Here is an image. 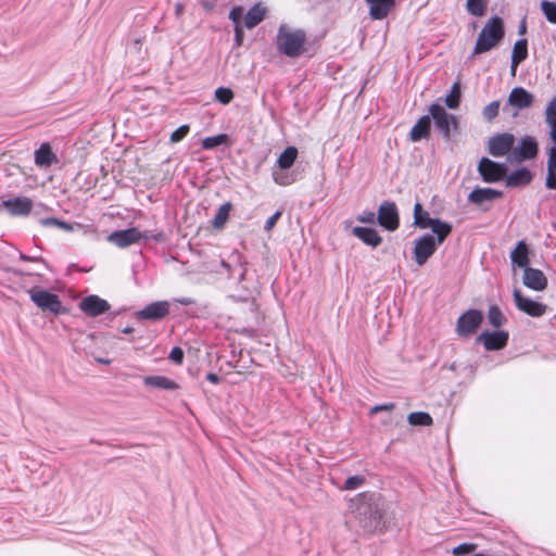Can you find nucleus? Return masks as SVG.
<instances>
[{"label":"nucleus","instance_id":"nucleus-21","mask_svg":"<svg viewBox=\"0 0 556 556\" xmlns=\"http://www.w3.org/2000/svg\"><path fill=\"white\" fill-rule=\"evenodd\" d=\"M522 282L534 291H543L547 287V279L543 271L531 267L523 270Z\"/></svg>","mask_w":556,"mask_h":556},{"label":"nucleus","instance_id":"nucleus-27","mask_svg":"<svg viewBox=\"0 0 556 556\" xmlns=\"http://www.w3.org/2000/svg\"><path fill=\"white\" fill-rule=\"evenodd\" d=\"M532 174L528 168H518L506 176V185L508 187H521L530 184Z\"/></svg>","mask_w":556,"mask_h":556},{"label":"nucleus","instance_id":"nucleus-37","mask_svg":"<svg viewBox=\"0 0 556 556\" xmlns=\"http://www.w3.org/2000/svg\"><path fill=\"white\" fill-rule=\"evenodd\" d=\"M407 420L413 426H431L433 422L432 417L425 412L410 413Z\"/></svg>","mask_w":556,"mask_h":556},{"label":"nucleus","instance_id":"nucleus-11","mask_svg":"<svg viewBox=\"0 0 556 556\" xmlns=\"http://www.w3.org/2000/svg\"><path fill=\"white\" fill-rule=\"evenodd\" d=\"M377 222L381 227L389 231H394L399 228L400 218L397 207L394 202L384 201L379 205Z\"/></svg>","mask_w":556,"mask_h":556},{"label":"nucleus","instance_id":"nucleus-3","mask_svg":"<svg viewBox=\"0 0 556 556\" xmlns=\"http://www.w3.org/2000/svg\"><path fill=\"white\" fill-rule=\"evenodd\" d=\"M503 20L498 16L490 18L478 35L472 54L485 53L495 48L504 37Z\"/></svg>","mask_w":556,"mask_h":556},{"label":"nucleus","instance_id":"nucleus-51","mask_svg":"<svg viewBox=\"0 0 556 556\" xmlns=\"http://www.w3.org/2000/svg\"><path fill=\"white\" fill-rule=\"evenodd\" d=\"M169 358L176 364H181L184 359L182 350L178 346H175L169 353Z\"/></svg>","mask_w":556,"mask_h":556},{"label":"nucleus","instance_id":"nucleus-6","mask_svg":"<svg viewBox=\"0 0 556 556\" xmlns=\"http://www.w3.org/2000/svg\"><path fill=\"white\" fill-rule=\"evenodd\" d=\"M534 102V96L522 87H515L509 92L506 104L504 105V111H509L511 109L510 115L516 117L519 111L528 109L532 106Z\"/></svg>","mask_w":556,"mask_h":556},{"label":"nucleus","instance_id":"nucleus-46","mask_svg":"<svg viewBox=\"0 0 556 556\" xmlns=\"http://www.w3.org/2000/svg\"><path fill=\"white\" fill-rule=\"evenodd\" d=\"M215 99L222 104H228L233 99V92L229 88L219 87L215 90Z\"/></svg>","mask_w":556,"mask_h":556},{"label":"nucleus","instance_id":"nucleus-19","mask_svg":"<svg viewBox=\"0 0 556 556\" xmlns=\"http://www.w3.org/2000/svg\"><path fill=\"white\" fill-rule=\"evenodd\" d=\"M169 313V303L167 301H157L147 305L137 313L139 319L160 320Z\"/></svg>","mask_w":556,"mask_h":556},{"label":"nucleus","instance_id":"nucleus-54","mask_svg":"<svg viewBox=\"0 0 556 556\" xmlns=\"http://www.w3.org/2000/svg\"><path fill=\"white\" fill-rule=\"evenodd\" d=\"M394 408V404H383V405H377L371 408V414L378 413L380 410H392Z\"/></svg>","mask_w":556,"mask_h":556},{"label":"nucleus","instance_id":"nucleus-60","mask_svg":"<svg viewBox=\"0 0 556 556\" xmlns=\"http://www.w3.org/2000/svg\"><path fill=\"white\" fill-rule=\"evenodd\" d=\"M100 363L102 364H110V361L109 359H105V358H102V359H98Z\"/></svg>","mask_w":556,"mask_h":556},{"label":"nucleus","instance_id":"nucleus-16","mask_svg":"<svg viewBox=\"0 0 556 556\" xmlns=\"http://www.w3.org/2000/svg\"><path fill=\"white\" fill-rule=\"evenodd\" d=\"M426 229H430L432 232V236H424L416 240L415 243H434V240H437L439 243H441L452 231V226L443 220H440L438 218H434Z\"/></svg>","mask_w":556,"mask_h":556},{"label":"nucleus","instance_id":"nucleus-26","mask_svg":"<svg viewBox=\"0 0 556 556\" xmlns=\"http://www.w3.org/2000/svg\"><path fill=\"white\" fill-rule=\"evenodd\" d=\"M39 224L42 227L52 228L61 232H72L75 229L80 228V225L77 223L71 224L55 217L41 218L39 219Z\"/></svg>","mask_w":556,"mask_h":556},{"label":"nucleus","instance_id":"nucleus-34","mask_svg":"<svg viewBox=\"0 0 556 556\" xmlns=\"http://www.w3.org/2000/svg\"><path fill=\"white\" fill-rule=\"evenodd\" d=\"M435 245H415L413 250L416 263L421 266L434 253Z\"/></svg>","mask_w":556,"mask_h":556},{"label":"nucleus","instance_id":"nucleus-59","mask_svg":"<svg viewBox=\"0 0 556 556\" xmlns=\"http://www.w3.org/2000/svg\"><path fill=\"white\" fill-rule=\"evenodd\" d=\"M131 331H132V328H130V327H126V328L123 330V332H125V333H130Z\"/></svg>","mask_w":556,"mask_h":556},{"label":"nucleus","instance_id":"nucleus-29","mask_svg":"<svg viewBox=\"0 0 556 556\" xmlns=\"http://www.w3.org/2000/svg\"><path fill=\"white\" fill-rule=\"evenodd\" d=\"M510 260L514 268L520 267L523 270L529 268L530 260L528 245H516L510 253Z\"/></svg>","mask_w":556,"mask_h":556},{"label":"nucleus","instance_id":"nucleus-58","mask_svg":"<svg viewBox=\"0 0 556 556\" xmlns=\"http://www.w3.org/2000/svg\"><path fill=\"white\" fill-rule=\"evenodd\" d=\"M21 258H23V260H30V257H27L24 254H21ZM38 260L39 258H37V257H31V261H38Z\"/></svg>","mask_w":556,"mask_h":556},{"label":"nucleus","instance_id":"nucleus-31","mask_svg":"<svg viewBox=\"0 0 556 556\" xmlns=\"http://www.w3.org/2000/svg\"><path fill=\"white\" fill-rule=\"evenodd\" d=\"M143 383L148 387L164 389V390H176L178 384L164 376H147L143 378Z\"/></svg>","mask_w":556,"mask_h":556},{"label":"nucleus","instance_id":"nucleus-20","mask_svg":"<svg viewBox=\"0 0 556 556\" xmlns=\"http://www.w3.org/2000/svg\"><path fill=\"white\" fill-rule=\"evenodd\" d=\"M222 266L228 270L229 276H237L239 281L244 279L247 269L241 254L237 250H233L227 258L222 260Z\"/></svg>","mask_w":556,"mask_h":556},{"label":"nucleus","instance_id":"nucleus-15","mask_svg":"<svg viewBox=\"0 0 556 556\" xmlns=\"http://www.w3.org/2000/svg\"><path fill=\"white\" fill-rule=\"evenodd\" d=\"M509 334L507 331H484L477 337V342L482 343L486 351H498L507 345Z\"/></svg>","mask_w":556,"mask_h":556},{"label":"nucleus","instance_id":"nucleus-33","mask_svg":"<svg viewBox=\"0 0 556 556\" xmlns=\"http://www.w3.org/2000/svg\"><path fill=\"white\" fill-rule=\"evenodd\" d=\"M298 157V149L295 147L286 148L277 159V166L281 170L289 169Z\"/></svg>","mask_w":556,"mask_h":556},{"label":"nucleus","instance_id":"nucleus-4","mask_svg":"<svg viewBox=\"0 0 556 556\" xmlns=\"http://www.w3.org/2000/svg\"><path fill=\"white\" fill-rule=\"evenodd\" d=\"M545 117L549 126V137L553 141V146L548 151L545 186L548 189H556V97L548 103L545 110Z\"/></svg>","mask_w":556,"mask_h":556},{"label":"nucleus","instance_id":"nucleus-32","mask_svg":"<svg viewBox=\"0 0 556 556\" xmlns=\"http://www.w3.org/2000/svg\"><path fill=\"white\" fill-rule=\"evenodd\" d=\"M353 235L362 240L364 243H380L381 238L379 237L376 229L371 227H354L352 229Z\"/></svg>","mask_w":556,"mask_h":556},{"label":"nucleus","instance_id":"nucleus-1","mask_svg":"<svg viewBox=\"0 0 556 556\" xmlns=\"http://www.w3.org/2000/svg\"><path fill=\"white\" fill-rule=\"evenodd\" d=\"M349 508L364 531L372 533L379 529L381 497L372 492H363L350 500Z\"/></svg>","mask_w":556,"mask_h":556},{"label":"nucleus","instance_id":"nucleus-47","mask_svg":"<svg viewBox=\"0 0 556 556\" xmlns=\"http://www.w3.org/2000/svg\"><path fill=\"white\" fill-rule=\"evenodd\" d=\"M188 132H189L188 125L180 126L179 128H177L175 131L172 132L170 142L177 143V142L181 141L188 135Z\"/></svg>","mask_w":556,"mask_h":556},{"label":"nucleus","instance_id":"nucleus-5","mask_svg":"<svg viewBox=\"0 0 556 556\" xmlns=\"http://www.w3.org/2000/svg\"><path fill=\"white\" fill-rule=\"evenodd\" d=\"M484 315L480 309L465 311L456 320L455 332L462 339H468L477 333L482 325Z\"/></svg>","mask_w":556,"mask_h":556},{"label":"nucleus","instance_id":"nucleus-23","mask_svg":"<svg viewBox=\"0 0 556 556\" xmlns=\"http://www.w3.org/2000/svg\"><path fill=\"white\" fill-rule=\"evenodd\" d=\"M58 162L56 155L52 152L48 143H42L35 151V164L42 168L50 167L53 163Z\"/></svg>","mask_w":556,"mask_h":556},{"label":"nucleus","instance_id":"nucleus-10","mask_svg":"<svg viewBox=\"0 0 556 556\" xmlns=\"http://www.w3.org/2000/svg\"><path fill=\"white\" fill-rule=\"evenodd\" d=\"M515 136L509 132L496 134L488 140V151L495 157L505 156L511 152L515 144Z\"/></svg>","mask_w":556,"mask_h":556},{"label":"nucleus","instance_id":"nucleus-38","mask_svg":"<svg viewBox=\"0 0 556 556\" xmlns=\"http://www.w3.org/2000/svg\"><path fill=\"white\" fill-rule=\"evenodd\" d=\"M460 101V87L458 83H454L451 91L446 94L444 102L450 109H456Z\"/></svg>","mask_w":556,"mask_h":556},{"label":"nucleus","instance_id":"nucleus-9","mask_svg":"<svg viewBox=\"0 0 556 556\" xmlns=\"http://www.w3.org/2000/svg\"><path fill=\"white\" fill-rule=\"evenodd\" d=\"M429 113L430 118L432 117L434 121L435 127L445 138H448L451 130L457 127V121L455 116L448 114L440 104L430 105Z\"/></svg>","mask_w":556,"mask_h":556},{"label":"nucleus","instance_id":"nucleus-42","mask_svg":"<svg viewBox=\"0 0 556 556\" xmlns=\"http://www.w3.org/2000/svg\"><path fill=\"white\" fill-rule=\"evenodd\" d=\"M228 140L227 135L220 134L217 136L206 137L202 140V147L206 150L214 149L217 146L226 143Z\"/></svg>","mask_w":556,"mask_h":556},{"label":"nucleus","instance_id":"nucleus-8","mask_svg":"<svg viewBox=\"0 0 556 556\" xmlns=\"http://www.w3.org/2000/svg\"><path fill=\"white\" fill-rule=\"evenodd\" d=\"M538 151L536 140L533 137L525 136L516 147H513L511 152L507 156V161L521 163L526 160L534 159L538 155Z\"/></svg>","mask_w":556,"mask_h":556},{"label":"nucleus","instance_id":"nucleus-45","mask_svg":"<svg viewBox=\"0 0 556 556\" xmlns=\"http://www.w3.org/2000/svg\"><path fill=\"white\" fill-rule=\"evenodd\" d=\"M500 106V101H492L486 106H484L482 111L484 119L489 122L493 121L498 115Z\"/></svg>","mask_w":556,"mask_h":556},{"label":"nucleus","instance_id":"nucleus-7","mask_svg":"<svg viewBox=\"0 0 556 556\" xmlns=\"http://www.w3.org/2000/svg\"><path fill=\"white\" fill-rule=\"evenodd\" d=\"M30 300L42 311L51 312L55 315L62 312V302L59 296L49 291L33 288L28 290Z\"/></svg>","mask_w":556,"mask_h":556},{"label":"nucleus","instance_id":"nucleus-18","mask_svg":"<svg viewBox=\"0 0 556 556\" xmlns=\"http://www.w3.org/2000/svg\"><path fill=\"white\" fill-rule=\"evenodd\" d=\"M108 301L99 298L98 295H89L83 299L79 303V308L91 317L104 314L110 309Z\"/></svg>","mask_w":556,"mask_h":556},{"label":"nucleus","instance_id":"nucleus-48","mask_svg":"<svg viewBox=\"0 0 556 556\" xmlns=\"http://www.w3.org/2000/svg\"><path fill=\"white\" fill-rule=\"evenodd\" d=\"M476 549V545L472 543H463L453 548V554L456 556L470 554Z\"/></svg>","mask_w":556,"mask_h":556},{"label":"nucleus","instance_id":"nucleus-43","mask_svg":"<svg viewBox=\"0 0 556 556\" xmlns=\"http://www.w3.org/2000/svg\"><path fill=\"white\" fill-rule=\"evenodd\" d=\"M273 179L279 186H289L295 181L293 175L286 170H273Z\"/></svg>","mask_w":556,"mask_h":556},{"label":"nucleus","instance_id":"nucleus-36","mask_svg":"<svg viewBox=\"0 0 556 556\" xmlns=\"http://www.w3.org/2000/svg\"><path fill=\"white\" fill-rule=\"evenodd\" d=\"M488 319L494 328H500L506 323V317L497 305L490 306L488 311Z\"/></svg>","mask_w":556,"mask_h":556},{"label":"nucleus","instance_id":"nucleus-17","mask_svg":"<svg viewBox=\"0 0 556 556\" xmlns=\"http://www.w3.org/2000/svg\"><path fill=\"white\" fill-rule=\"evenodd\" d=\"M1 206L12 216L25 217L33 210V201L27 197H16L2 201Z\"/></svg>","mask_w":556,"mask_h":556},{"label":"nucleus","instance_id":"nucleus-56","mask_svg":"<svg viewBox=\"0 0 556 556\" xmlns=\"http://www.w3.org/2000/svg\"><path fill=\"white\" fill-rule=\"evenodd\" d=\"M175 301L177 303L181 304V305H192V304H194V300L191 299V298H181V299H176Z\"/></svg>","mask_w":556,"mask_h":556},{"label":"nucleus","instance_id":"nucleus-30","mask_svg":"<svg viewBox=\"0 0 556 556\" xmlns=\"http://www.w3.org/2000/svg\"><path fill=\"white\" fill-rule=\"evenodd\" d=\"M266 8L262 4L257 3L253 5L244 17V25L247 28L251 29L258 25L265 17Z\"/></svg>","mask_w":556,"mask_h":556},{"label":"nucleus","instance_id":"nucleus-28","mask_svg":"<svg viewBox=\"0 0 556 556\" xmlns=\"http://www.w3.org/2000/svg\"><path fill=\"white\" fill-rule=\"evenodd\" d=\"M430 124H431V121H430L429 115L421 116L417 121V123L413 126V128L409 132L410 140L413 142H417V141L421 140L422 138L427 137L430 131Z\"/></svg>","mask_w":556,"mask_h":556},{"label":"nucleus","instance_id":"nucleus-24","mask_svg":"<svg viewBox=\"0 0 556 556\" xmlns=\"http://www.w3.org/2000/svg\"><path fill=\"white\" fill-rule=\"evenodd\" d=\"M502 195L501 191L492 188H478L470 192L468 200L475 204H482L484 202L493 201Z\"/></svg>","mask_w":556,"mask_h":556},{"label":"nucleus","instance_id":"nucleus-57","mask_svg":"<svg viewBox=\"0 0 556 556\" xmlns=\"http://www.w3.org/2000/svg\"><path fill=\"white\" fill-rule=\"evenodd\" d=\"M182 12H184V7H182V4H181V3H177V4L175 5V13H176V15H177V16H180V15L182 14Z\"/></svg>","mask_w":556,"mask_h":556},{"label":"nucleus","instance_id":"nucleus-41","mask_svg":"<svg viewBox=\"0 0 556 556\" xmlns=\"http://www.w3.org/2000/svg\"><path fill=\"white\" fill-rule=\"evenodd\" d=\"M541 10L549 23L556 24V3L555 2L543 0L541 2Z\"/></svg>","mask_w":556,"mask_h":556},{"label":"nucleus","instance_id":"nucleus-44","mask_svg":"<svg viewBox=\"0 0 556 556\" xmlns=\"http://www.w3.org/2000/svg\"><path fill=\"white\" fill-rule=\"evenodd\" d=\"M365 481H366L365 477L361 476V475L349 477L345 480L343 486H341V490H348V491L356 490V489L361 488L365 483Z\"/></svg>","mask_w":556,"mask_h":556},{"label":"nucleus","instance_id":"nucleus-55","mask_svg":"<svg viewBox=\"0 0 556 556\" xmlns=\"http://www.w3.org/2000/svg\"><path fill=\"white\" fill-rule=\"evenodd\" d=\"M206 379H207L211 383H214V384H217V383H219V381H220V379H219L218 375H217V374H215V372H208V374L206 375Z\"/></svg>","mask_w":556,"mask_h":556},{"label":"nucleus","instance_id":"nucleus-53","mask_svg":"<svg viewBox=\"0 0 556 556\" xmlns=\"http://www.w3.org/2000/svg\"><path fill=\"white\" fill-rule=\"evenodd\" d=\"M243 37H244V34H243L242 27L240 25H236L235 26V40H236L237 46L242 45Z\"/></svg>","mask_w":556,"mask_h":556},{"label":"nucleus","instance_id":"nucleus-25","mask_svg":"<svg viewBox=\"0 0 556 556\" xmlns=\"http://www.w3.org/2000/svg\"><path fill=\"white\" fill-rule=\"evenodd\" d=\"M528 56V42L527 39H519L515 42L511 52V74H516L518 65Z\"/></svg>","mask_w":556,"mask_h":556},{"label":"nucleus","instance_id":"nucleus-13","mask_svg":"<svg viewBox=\"0 0 556 556\" xmlns=\"http://www.w3.org/2000/svg\"><path fill=\"white\" fill-rule=\"evenodd\" d=\"M478 170L484 181L495 182L506 176L507 167L505 164L483 157L478 164Z\"/></svg>","mask_w":556,"mask_h":556},{"label":"nucleus","instance_id":"nucleus-14","mask_svg":"<svg viewBox=\"0 0 556 556\" xmlns=\"http://www.w3.org/2000/svg\"><path fill=\"white\" fill-rule=\"evenodd\" d=\"M151 239L161 240L157 237L149 236L147 232H141L137 228H129V229H125V230L114 231L108 237L109 241H111L113 243H123V244L137 243L138 241H141V240L148 241Z\"/></svg>","mask_w":556,"mask_h":556},{"label":"nucleus","instance_id":"nucleus-40","mask_svg":"<svg viewBox=\"0 0 556 556\" xmlns=\"http://www.w3.org/2000/svg\"><path fill=\"white\" fill-rule=\"evenodd\" d=\"M466 8L473 16H482L485 13V0H467Z\"/></svg>","mask_w":556,"mask_h":556},{"label":"nucleus","instance_id":"nucleus-49","mask_svg":"<svg viewBox=\"0 0 556 556\" xmlns=\"http://www.w3.org/2000/svg\"><path fill=\"white\" fill-rule=\"evenodd\" d=\"M357 220L364 224L374 225L377 220V214L374 212H363L357 216Z\"/></svg>","mask_w":556,"mask_h":556},{"label":"nucleus","instance_id":"nucleus-50","mask_svg":"<svg viewBox=\"0 0 556 556\" xmlns=\"http://www.w3.org/2000/svg\"><path fill=\"white\" fill-rule=\"evenodd\" d=\"M243 16V9L241 7H235L229 12V20L232 21V23L236 25H240L241 18Z\"/></svg>","mask_w":556,"mask_h":556},{"label":"nucleus","instance_id":"nucleus-2","mask_svg":"<svg viewBox=\"0 0 556 556\" xmlns=\"http://www.w3.org/2000/svg\"><path fill=\"white\" fill-rule=\"evenodd\" d=\"M306 34L300 28H293L282 24L278 28L276 45L279 52L289 56L298 58L304 52Z\"/></svg>","mask_w":556,"mask_h":556},{"label":"nucleus","instance_id":"nucleus-22","mask_svg":"<svg viewBox=\"0 0 556 556\" xmlns=\"http://www.w3.org/2000/svg\"><path fill=\"white\" fill-rule=\"evenodd\" d=\"M372 20L386 18L395 4V0H365Z\"/></svg>","mask_w":556,"mask_h":556},{"label":"nucleus","instance_id":"nucleus-12","mask_svg":"<svg viewBox=\"0 0 556 556\" xmlns=\"http://www.w3.org/2000/svg\"><path fill=\"white\" fill-rule=\"evenodd\" d=\"M513 296L516 307L529 316L541 317L546 313L545 304L525 296L519 289L514 290Z\"/></svg>","mask_w":556,"mask_h":556},{"label":"nucleus","instance_id":"nucleus-39","mask_svg":"<svg viewBox=\"0 0 556 556\" xmlns=\"http://www.w3.org/2000/svg\"><path fill=\"white\" fill-rule=\"evenodd\" d=\"M230 208H231L230 203H225L219 206V208L217 210V212L213 218L214 227L219 228L226 223V220L228 219V216H229Z\"/></svg>","mask_w":556,"mask_h":556},{"label":"nucleus","instance_id":"nucleus-35","mask_svg":"<svg viewBox=\"0 0 556 556\" xmlns=\"http://www.w3.org/2000/svg\"><path fill=\"white\" fill-rule=\"evenodd\" d=\"M433 219L428 212L424 211L419 202L414 205V224L416 226L425 229Z\"/></svg>","mask_w":556,"mask_h":556},{"label":"nucleus","instance_id":"nucleus-52","mask_svg":"<svg viewBox=\"0 0 556 556\" xmlns=\"http://www.w3.org/2000/svg\"><path fill=\"white\" fill-rule=\"evenodd\" d=\"M281 216V211H277L275 214H273L265 223V229L267 231H269L270 229L274 228V226L276 225L277 220L280 218Z\"/></svg>","mask_w":556,"mask_h":556}]
</instances>
